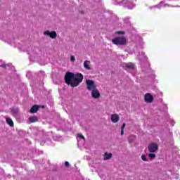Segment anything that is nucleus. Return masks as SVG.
I'll return each instance as SVG.
<instances>
[{
	"instance_id": "f257e3e1",
	"label": "nucleus",
	"mask_w": 180,
	"mask_h": 180,
	"mask_svg": "<svg viewBox=\"0 0 180 180\" xmlns=\"http://www.w3.org/2000/svg\"><path fill=\"white\" fill-rule=\"evenodd\" d=\"M84 79V76L81 73L74 74L68 72L65 76V81L68 85L71 86H78Z\"/></svg>"
},
{
	"instance_id": "f8f14e48",
	"label": "nucleus",
	"mask_w": 180,
	"mask_h": 180,
	"mask_svg": "<svg viewBox=\"0 0 180 180\" xmlns=\"http://www.w3.org/2000/svg\"><path fill=\"white\" fill-rule=\"evenodd\" d=\"M83 65H84L85 70H91V66H90L91 65V61L85 60L83 63Z\"/></svg>"
},
{
	"instance_id": "7ed1b4c3",
	"label": "nucleus",
	"mask_w": 180,
	"mask_h": 180,
	"mask_svg": "<svg viewBox=\"0 0 180 180\" xmlns=\"http://www.w3.org/2000/svg\"><path fill=\"white\" fill-rule=\"evenodd\" d=\"M112 44L116 46H123L126 44V38L124 37H117L112 39Z\"/></svg>"
},
{
	"instance_id": "412c9836",
	"label": "nucleus",
	"mask_w": 180,
	"mask_h": 180,
	"mask_svg": "<svg viewBox=\"0 0 180 180\" xmlns=\"http://www.w3.org/2000/svg\"><path fill=\"white\" fill-rule=\"evenodd\" d=\"M157 6H158V8H162V7L167 6V4H164V3L160 2V4Z\"/></svg>"
},
{
	"instance_id": "6ab92c4d",
	"label": "nucleus",
	"mask_w": 180,
	"mask_h": 180,
	"mask_svg": "<svg viewBox=\"0 0 180 180\" xmlns=\"http://www.w3.org/2000/svg\"><path fill=\"white\" fill-rule=\"evenodd\" d=\"M148 158L150 160H154V158H155V154H154V153H149L148 154Z\"/></svg>"
},
{
	"instance_id": "f03ea898",
	"label": "nucleus",
	"mask_w": 180,
	"mask_h": 180,
	"mask_svg": "<svg viewBox=\"0 0 180 180\" xmlns=\"http://www.w3.org/2000/svg\"><path fill=\"white\" fill-rule=\"evenodd\" d=\"M114 1L117 5L125 6V8H127L128 9H133L135 6L134 4L129 0H114Z\"/></svg>"
},
{
	"instance_id": "bb28decb",
	"label": "nucleus",
	"mask_w": 180,
	"mask_h": 180,
	"mask_svg": "<svg viewBox=\"0 0 180 180\" xmlns=\"http://www.w3.org/2000/svg\"><path fill=\"white\" fill-rule=\"evenodd\" d=\"M124 134V129H121V136H123Z\"/></svg>"
},
{
	"instance_id": "393cba45",
	"label": "nucleus",
	"mask_w": 180,
	"mask_h": 180,
	"mask_svg": "<svg viewBox=\"0 0 180 180\" xmlns=\"http://www.w3.org/2000/svg\"><path fill=\"white\" fill-rule=\"evenodd\" d=\"M126 127V124H123L121 127V130H124V128Z\"/></svg>"
},
{
	"instance_id": "cd10ccee",
	"label": "nucleus",
	"mask_w": 180,
	"mask_h": 180,
	"mask_svg": "<svg viewBox=\"0 0 180 180\" xmlns=\"http://www.w3.org/2000/svg\"><path fill=\"white\" fill-rule=\"evenodd\" d=\"M65 167H68L70 165V162H65Z\"/></svg>"
},
{
	"instance_id": "6e6552de",
	"label": "nucleus",
	"mask_w": 180,
	"mask_h": 180,
	"mask_svg": "<svg viewBox=\"0 0 180 180\" xmlns=\"http://www.w3.org/2000/svg\"><path fill=\"white\" fill-rule=\"evenodd\" d=\"M91 96L94 99H99L101 98V93L99 92V90L96 87V89H94L91 90Z\"/></svg>"
},
{
	"instance_id": "f3484780",
	"label": "nucleus",
	"mask_w": 180,
	"mask_h": 180,
	"mask_svg": "<svg viewBox=\"0 0 180 180\" xmlns=\"http://www.w3.org/2000/svg\"><path fill=\"white\" fill-rule=\"evenodd\" d=\"M37 120H39L37 117H30V123H36V122H37Z\"/></svg>"
},
{
	"instance_id": "2eb2a0df",
	"label": "nucleus",
	"mask_w": 180,
	"mask_h": 180,
	"mask_svg": "<svg viewBox=\"0 0 180 180\" xmlns=\"http://www.w3.org/2000/svg\"><path fill=\"white\" fill-rule=\"evenodd\" d=\"M134 140H136V136H134V135H131L128 138V141L130 144H131V143H133V141H134Z\"/></svg>"
},
{
	"instance_id": "423d86ee",
	"label": "nucleus",
	"mask_w": 180,
	"mask_h": 180,
	"mask_svg": "<svg viewBox=\"0 0 180 180\" xmlns=\"http://www.w3.org/2000/svg\"><path fill=\"white\" fill-rule=\"evenodd\" d=\"M148 150L150 153H155L158 150V145L155 143H152L149 144Z\"/></svg>"
},
{
	"instance_id": "9b49d317",
	"label": "nucleus",
	"mask_w": 180,
	"mask_h": 180,
	"mask_svg": "<svg viewBox=\"0 0 180 180\" xmlns=\"http://www.w3.org/2000/svg\"><path fill=\"white\" fill-rule=\"evenodd\" d=\"M122 67L125 68V70H133L134 68V64L132 63H123Z\"/></svg>"
},
{
	"instance_id": "b1692460",
	"label": "nucleus",
	"mask_w": 180,
	"mask_h": 180,
	"mask_svg": "<svg viewBox=\"0 0 180 180\" xmlns=\"http://www.w3.org/2000/svg\"><path fill=\"white\" fill-rule=\"evenodd\" d=\"M117 34H124V32H122V31H118L116 32Z\"/></svg>"
},
{
	"instance_id": "aec40b11",
	"label": "nucleus",
	"mask_w": 180,
	"mask_h": 180,
	"mask_svg": "<svg viewBox=\"0 0 180 180\" xmlns=\"http://www.w3.org/2000/svg\"><path fill=\"white\" fill-rule=\"evenodd\" d=\"M141 160H142V161H145V162L148 161V159L147 158V156H146V155H141Z\"/></svg>"
},
{
	"instance_id": "20e7f679",
	"label": "nucleus",
	"mask_w": 180,
	"mask_h": 180,
	"mask_svg": "<svg viewBox=\"0 0 180 180\" xmlns=\"http://www.w3.org/2000/svg\"><path fill=\"white\" fill-rule=\"evenodd\" d=\"M86 84L89 91H93L96 89V85H95V82H94V80L86 79Z\"/></svg>"
},
{
	"instance_id": "dca6fc26",
	"label": "nucleus",
	"mask_w": 180,
	"mask_h": 180,
	"mask_svg": "<svg viewBox=\"0 0 180 180\" xmlns=\"http://www.w3.org/2000/svg\"><path fill=\"white\" fill-rule=\"evenodd\" d=\"M104 160H110L112 158V153H105L104 155Z\"/></svg>"
},
{
	"instance_id": "a878e982",
	"label": "nucleus",
	"mask_w": 180,
	"mask_h": 180,
	"mask_svg": "<svg viewBox=\"0 0 180 180\" xmlns=\"http://www.w3.org/2000/svg\"><path fill=\"white\" fill-rule=\"evenodd\" d=\"M0 67L5 68L8 67V65L3 64V65H0Z\"/></svg>"
},
{
	"instance_id": "39448f33",
	"label": "nucleus",
	"mask_w": 180,
	"mask_h": 180,
	"mask_svg": "<svg viewBox=\"0 0 180 180\" xmlns=\"http://www.w3.org/2000/svg\"><path fill=\"white\" fill-rule=\"evenodd\" d=\"M44 35L50 37L51 39H56L57 37V32L56 31L46 30L44 32Z\"/></svg>"
},
{
	"instance_id": "5701e85b",
	"label": "nucleus",
	"mask_w": 180,
	"mask_h": 180,
	"mask_svg": "<svg viewBox=\"0 0 180 180\" xmlns=\"http://www.w3.org/2000/svg\"><path fill=\"white\" fill-rule=\"evenodd\" d=\"M141 54H142V58L138 56L139 60H143V58H144V57H146V56H144V53H141Z\"/></svg>"
},
{
	"instance_id": "1a4fd4ad",
	"label": "nucleus",
	"mask_w": 180,
	"mask_h": 180,
	"mask_svg": "<svg viewBox=\"0 0 180 180\" xmlns=\"http://www.w3.org/2000/svg\"><path fill=\"white\" fill-rule=\"evenodd\" d=\"M120 120V116L117 114L111 115V122L112 123H117Z\"/></svg>"
},
{
	"instance_id": "ddd939ff",
	"label": "nucleus",
	"mask_w": 180,
	"mask_h": 180,
	"mask_svg": "<svg viewBox=\"0 0 180 180\" xmlns=\"http://www.w3.org/2000/svg\"><path fill=\"white\" fill-rule=\"evenodd\" d=\"M6 122L9 125L10 127H13V121L12 120V119L7 117L6 119Z\"/></svg>"
},
{
	"instance_id": "4468645a",
	"label": "nucleus",
	"mask_w": 180,
	"mask_h": 180,
	"mask_svg": "<svg viewBox=\"0 0 180 180\" xmlns=\"http://www.w3.org/2000/svg\"><path fill=\"white\" fill-rule=\"evenodd\" d=\"M37 110H39V106L34 105L30 109V113H36V112H37Z\"/></svg>"
},
{
	"instance_id": "0eeeda50",
	"label": "nucleus",
	"mask_w": 180,
	"mask_h": 180,
	"mask_svg": "<svg viewBox=\"0 0 180 180\" xmlns=\"http://www.w3.org/2000/svg\"><path fill=\"white\" fill-rule=\"evenodd\" d=\"M77 140L78 146H84L85 144V137H84V135L81 134H77Z\"/></svg>"
},
{
	"instance_id": "a211bd4d",
	"label": "nucleus",
	"mask_w": 180,
	"mask_h": 180,
	"mask_svg": "<svg viewBox=\"0 0 180 180\" xmlns=\"http://www.w3.org/2000/svg\"><path fill=\"white\" fill-rule=\"evenodd\" d=\"M18 112H19V110L18 108H14L11 110V113L13 115H18Z\"/></svg>"
},
{
	"instance_id": "4be33fe9",
	"label": "nucleus",
	"mask_w": 180,
	"mask_h": 180,
	"mask_svg": "<svg viewBox=\"0 0 180 180\" xmlns=\"http://www.w3.org/2000/svg\"><path fill=\"white\" fill-rule=\"evenodd\" d=\"M70 61H72V63H74V61H75V56H70Z\"/></svg>"
},
{
	"instance_id": "9d476101",
	"label": "nucleus",
	"mask_w": 180,
	"mask_h": 180,
	"mask_svg": "<svg viewBox=\"0 0 180 180\" xmlns=\"http://www.w3.org/2000/svg\"><path fill=\"white\" fill-rule=\"evenodd\" d=\"M154 101V98H153V96L148 93L145 95V102H147L148 103H151Z\"/></svg>"
}]
</instances>
